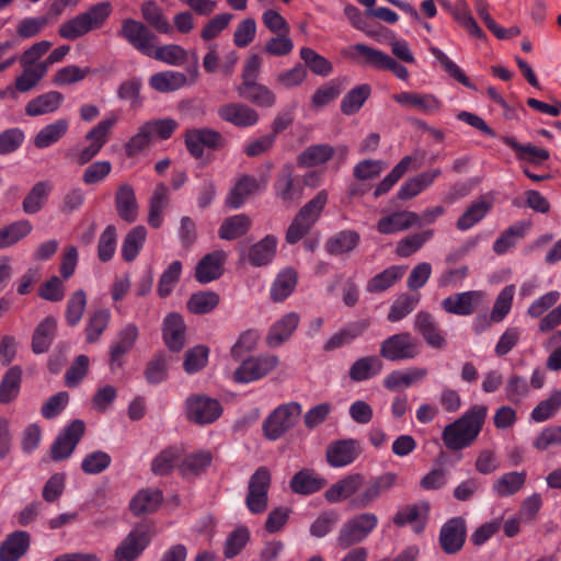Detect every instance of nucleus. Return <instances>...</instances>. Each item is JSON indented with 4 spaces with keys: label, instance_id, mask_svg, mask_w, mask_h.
I'll return each instance as SVG.
<instances>
[{
    "label": "nucleus",
    "instance_id": "obj_2",
    "mask_svg": "<svg viewBox=\"0 0 561 561\" xmlns=\"http://www.w3.org/2000/svg\"><path fill=\"white\" fill-rule=\"evenodd\" d=\"M112 12V5L107 1L99 2L85 12L65 22L59 27V35L66 39H77L94 28L101 27Z\"/></svg>",
    "mask_w": 561,
    "mask_h": 561
},
{
    "label": "nucleus",
    "instance_id": "obj_56",
    "mask_svg": "<svg viewBox=\"0 0 561 561\" xmlns=\"http://www.w3.org/2000/svg\"><path fill=\"white\" fill-rule=\"evenodd\" d=\"M371 93V88L367 83H363L351 89L341 101V112L344 115H353L357 113Z\"/></svg>",
    "mask_w": 561,
    "mask_h": 561
},
{
    "label": "nucleus",
    "instance_id": "obj_40",
    "mask_svg": "<svg viewBox=\"0 0 561 561\" xmlns=\"http://www.w3.org/2000/svg\"><path fill=\"white\" fill-rule=\"evenodd\" d=\"M440 174V170H432L420 173L407 180L398 191L399 199H410L419 195L426 187L432 185L434 180Z\"/></svg>",
    "mask_w": 561,
    "mask_h": 561
},
{
    "label": "nucleus",
    "instance_id": "obj_9",
    "mask_svg": "<svg viewBox=\"0 0 561 561\" xmlns=\"http://www.w3.org/2000/svg\"><path fill=\"white\" fill-rule=\"evenodd\" d=\"M222 413V407L216 399L207 396H192L185 401V414L188 421L199 425L215 422Z\"/></svg>",
    "mask_w": 561,
    "mask_h": 561
},
{
    "label": "nucleus",
    "instance_id": "obj_63",
    "mask_svg": "<svg viewBox=\"0 0 561 561\" xmlns=\"http://www.w3.org/2000/svg\"><path fill=\"white\" fill-rule=\"evenodd\" d=\"M491 209V204L484 199H479L471 204L466 211L458 218L457 228L461 231L469 230L480 222Z\"/></svg>",
    "mask_w": 561,
    "mask_h": 561
},
{
    "label": "nucleus",
    "instance_id": "obj_58",
    "mask_svg": "<svg viewBox=\"0 0 561 561\" xmlns=\"http://www.w3.org/2000/svg\"><path fill=\"white\" fill-rule=\"evenodd\" d=\"M147 56L153 57L170 66H182L186 62L188 53L178 44H168L159 47L152 45V53Z\"/></svg>",
    "mask_w": 561,
    "mask_h": 561
},
{
    "label": "nucleus",
    "instance_id": "obj_10",
    "mask_svg": "<svg viewBox=\"0 0 561 561\" xmlns=\"http://www.w3.org/2000/svg\"><path fill=\"white\" fill-rule=\"evenodd\" d=\"M398 484V474L394 472H385L368 483L364 482V486L358 494L352 499V505L355 508H366L376 502L382 492L389 491Z\"/></svg>",
    "mask_w": 561,
    "mask_h": 561
},
{
    "label": "nucleus",
    "instance_id": "obj_53",
    "mask_svg": "<svg viewBox=\"0 0 561 561\" xmlns=\"http://www.w3.org/2000/svg\"><path fill=\"white\" fill-rule=\"evenodd\" d=\"M21 381L22 368L10 367L0 381V403H10L19 396Z\"/></svg>",
    "mask_w": 561,
    "mask_h": 561
},
{
    "label": "nucleus",
    "instance_id": "obj_31",
    "mask_svg": "<svg viewBox=\"0 0 561 561\" xmlns=\"http://www.w3.org/2000/svg\"><path fill=\"white\" fill-rule=\"evenodd\" d=\"M428 505L426 503L407 506L394 515L397 526L410 525L415 533H421L427 522Z\"/></svg>",
    "mask_w": 561,
    "mask_h": 561
},
{
    "label": "nucleus",
    "instance_id": "obj_45",
    "mask_svg": "<svg viewBox=\"0 0 561 561\" xmlns=\"http://www.w3.org/2000/svg\"><path fill=\"white\" fill-rule=\"evenodd\" d=\"M162 502V494L156 489L139 491L130 502V510L135 515L150 514L157 511Z\"/></svg>",
    "mask_w": 561,
    "mask_h": 561
},
{
    "label": "nucleus",
    "instance_id": "obj_49",
    "mask_svg": "<svg viewBox=\"0 0 561 561\" xmlns=\"http://www.w3.org/2000/svg\"><path fill=\"white\" fill-rule=\"evenodd\" d=\"M324 484L325 480L323 478L306 469L297 472L290 481L293 492L304 495L312 494L321 490Z\"/></svg>",
    "mask_w": 561,
    "mask_h": 561
},
{
    "label": "nucleus",
    "instance_id": "obj_1",
    "mask_svg": "<svg viewBox=\"0 0 561 561\" xmlns=\"http://www.w3.org/2000/svg\"><path fill=\"white\" fill-rule=\"evenodd\" d=\"M488 415V408L482 404L473 405L462 416L445 426L442 439L450 450L468 447L481 432Z\"/></svg>",
    "mask_w": 561,
    "mask_h": 561
},
{
    "label": "nucleus",
    "instance_id": "obj_27",
    "mask_svg": "<svg viewBox=\"0 0 561 561\" xmlns=\"http://www.w3.org/2000/svg\"><path fill=\"white\" fill-rule=\"evenodd\" d=\"M420 220L417 214L409 210L394 211L382 217L377 224V230L382 234H392L404 231L416 225Z\"/></svg>",
    "mask_w": 561,
    "mask_h": 561
},
{
    "label": "nucleus",
    "instance_id": "obj_37",
    "mask_svg": "<svg viewBox=\"0 0 561 561\" xmlns=\"http://www.w3.org/2000/svg\"><path fill=\"white\" fill-rule=\"evenodd\" d=\"M451 16L468 33L469 36L481 41L486 39V34L479 26L467 1H455V9L453 10Z\"/></svg>",
    "mask_w": 561,
    "mask_h": 561
},
{
    "label": "nucleus",
    "instance_id": "obj_14",
    "mask_svg": "<svg viewBox=\"0 0 561 561\" xmlns=\"http://www.w3.org/2000/svg\"><path fill=\"white\" fill-rule=\"evenodd\" d=\"M151 540L150 529L137 527L131 530L116 548L115 561H134L146 549Z\"/></svg>",
    "mask_w": 561,
    "mask_h": 561
},
{
    "label": "nucleus",
    "instance_id": "obj_60",
    "mask_svg": "<svg viewBox=\"0 0 561 561\" xmlns=\"http://www.w3.org/2000/svg\"><path fill=\"white\" fill-rule=\"evenodd\" d=\"M334 154V148L327 144L313 145L305 149L298 157L301 167H316L323 164Z\"/></svg>",
    "mask_w": 561,
    "mask_h": 561
},
{
    "label": "nucleus",
    "instance_id": "obj_64",
    "mask_svg": "<svg viewBox=\"0 0 561 561\" xmlns=\"http://www.w3.org/2000/svg\"><path fill=\"white\" fill-rule=\"evenodd\" d=\"M504 142L517 152L518 159L530 163H540L548 160L550 153L543 148L536 147L531 144L522 145L515 138L506 137Z\"/></svg>",
    "mask_w": 561,
    "mask_h": 561
},
{
    "label": "nucleus",
    "instance_id": "obj_26",
    "mask_svg": "<svg viewBox=\"0 0 561 561\" xmlns=\"http://www.w3.org/2000/svg\"><path fill=\"white\" fill-rule=\"evenodd\" d=\"M369 327L368 320H358L346 324L340 331L331 335L323 345L325 352H332L351 344L359 337Z\"/></svg>",
    "mask_w": 561,
    "mask_h": 561
},
{
    "label": "nucleus",
    "instance_id": "obj_41",
    "mask_svg": "<svg viewBox=\"0 0 561 561\" xmlns=\"http://www.w3.org/2000/svg\"><path fill=\"white\" fill-rule=\"evenodd\" d=\"M169 204V190L160 183L158 184L149 201L148 224L152 228H160L163 222V211Z\"/></svg>",
    "mask_w": 561,
    "mask_h": 561
},
{
    "label": "nucleus",
    "instance_id": "obj_17",
    "mask_svg": "<svg viewBox=\"0 0 561 561\" xmlns=\"http://www.w3.org/2000/svg\"><path fill=\"white\" fill-rule=\"evenodd\" d=\"M121 35L144 55L152 53L156 35L148 27L136 20L127 19L122 24Z\"/></svg>",
    "mask_w": 561,
    "mask_h": 561
},
{
    "label": "nucleus",
    "instance_id": "obj_19",
    "mask_svg": "<svg viewBox=\"0 0 561 561\" xmlns=\"http://www.w3.org/2000/svg\"><path fill=\"white\" fill-rule=\"evenodd\" d=\"M466 540V523L461 517L447 520L439 533V543L444 552L448 554L459 551Z\"/></svg>",
    "mask_w": 561,
    "mask_h": 561
},
{
    "label": "nucleus",
    "instance_id": "obj_48",
    "mask_svg": "<svg viewBox=\"0 0 561 561\" xmlns=\"http://www.w3.org/2000/svg\"><path fill=\"white\" fill-rule=\"evenodd\" d=\"M275 195L284 203H293L300 198L301 191L294 185L293 168L286 165L275 182Z\"/></svg>",
    "mask_w": 561,
    "mask_h": 561
},
{
    "label": "nucleus",
    "instance_id": "obj_30",
    "mask_svg": "<svg viewBox=\"0 0 561 561\" xmlns=\"http://www.w3.org/2000/svg\"><path fill=\"white\" fill-rule=\"evenodd\" d=\"M64 95L58 91L43 93L25 105V114L30 117L55 113L61 105Z\"/></svg>",
    "mask_w": 561,
    "mask_h": 561
},
{
    "label": "nucleus",
    "instance_id": "obj_50",
    "mask_svg": "<svg viewBox=\"0 0 561 561\" xmlns=\"http://www.w3.org/2000/svg\"><path fill=\"white\" fill-rule=\"evenodd\" d=\"M350 49L351 57L358 64L379 70H382V67L388 57V54L379 49L371 48L365 44H355Z\"/></svg>",
    "mask_w": 561,
    "mask_h": 561
},
{
    "label": "nucleus",
    "instance_id": "obj_29",
    "mask_svg": "<svg viewBox=\"0 0 561 561\" xmlns=\"http://www.w3.org/2000/svg\"><path fill=\"white\" fill-rule=\"evenodd\" d=\"M28 533L16 530L10 534L0 545V561H19L30 547Z\"/></svg>",
    "mask_w": 561,
    "mask_h": 561
},
{
    "label": "nucleus",
    "instance_id": "obj_6",
    "mask_svg": "<svg viewBox=\"0 0 561 561\" xmlns=\"http://www.w3.org/2000/svg\"><path fill=\"white\" fill-rule=\"evenodd\" d=\"M118 119L117 113L110 112L87 133L85 141L89 144L78 152L76 158L78 164H87L101 151L108 141L111 129L117 124Z\"/></svg>",
    "mask_w": 561,
    "mask_h": 561
},
{
    "label": "nucleus",
    "instance_id": "obj_15",
    "mask_svg": "<svg viewBox=\"0 0 561 561\" xmlns=\"http://www.w3.org/2000/svg\"><path fill=\"white\" fill-rule=\"evenodd\" d=\"M266 186L267 178L265 176L256 179L250 175H242L228 193L226 204L230 208H240L250 196L264 191Z\"/></svg>",
    "mask_w": 561,
    "mask_h": 561
},
{
    "label": "nucleus",
    "instance_id": "obj_25",
    "mask_svg": "<svg viewBox=\"0 0 561 561\" xmlns=\"http://www.w3.org/2000/svg\"><path fill=\"white\" fill-rule=\"evenodd\" d=\"M300 322V317L297 312H288L282 316L273 323L266 335V343L271 347L280 346L294 334Z\"/></svg>",
    "mask_w": 561,
    "mask_h": 561
},
{
    "label": "nucleus",
    "instance_id": "obj_36",
    "mask_svg": "<svg viewBox=\"0 0 561 561\" xmlns=\"http://www.w3.org/2000/svg\"><path fill=\"white\" fill-rule=\"evenodd\" d=\"M277 249V239L273 234H267L259 242L252 244L248 251V261L253 266H265L270 264Z\"/></svg>",
    "mask_w": 561,
    "mask_h": 561
},
{
    "label": "nucleus",
    "instance_id": "obj_54",
    "mask_svg": "<svg viewBox=\"0 0 561 561\" xmlns=\"http://www.w3.org/2000/svg\"><path fill=\"white\" fill-rule=\"evenodd\" d=\"M213 461L209 450H197L188 454L179 465V470L184 477L198 476L205 471Z\"/></svg>",
    "mask_w": 561,
    "mask_h": 561
},
{
    "label": "nucleus",
    "instance_id": "obj_46",
    "mask_svg": "<svg viewBox=\"0 0 561 561\" xmlns=\"http://www.w3.org/2000/svg\"><path fill=\"white\" fill-rule=\"evenodd\" d=\"M382 363L376 356H365L355 360L350 367V378L360 382L373 378L381 371Z\"/></svg>",
    "mask_w": 561,
    "mask_h": 561
},
{
    "label": "nucleus",
    "instance_id": "obj_52",
    "mask_svg": "<svg viewBox=\"0 0 561 561\" xmlns=\"http://www.w3.org/2000/svg\"><path fill=\"white\" fill-rule=\"evenodd\" d=\"M51 190L50 182H37L25 196L22 203L23 210L30 215L38 213L45 205Z\"/></svg>",
    "mask_w": 561,
    "mask_h": 561
},
{
    "label": "nucleus",
    "instance_id": "obj_13",
    "mask_svg": "<svg viewBox=\"0 0 561 561\" xmlns=\"http://www.w3.org/2000/svg\"><path fill=\"white\" fill-rule=\"evenodd\" d=\"M84 433V423L80 420L71 422L55 439L50 455L55 461L68 458Z\"/></svg>",
    "mask_w": 561,
    "mask_h": 561
},
{
    "label": "nucleus",
    "instance_id": "obj_35",
    "mask_svg": "<svg viewBox=\"0 0 561 561\" xmlns=\"http://www.w3.org/2000/svg\"><path fill=\"white\" fill-rule=\"evenodd\" d=\"M67 118H58L42 127L34 137V146L38 149L48 148L57 144L68 131Z\"/></svg>",
    "mask_w": 561,
    "mask_h": 561
},
{
    "label": "nucleus",
    "instance_id": "obj_11",
    "mask_svg": "<svg viewBox=\"0 0 561 561\" xmlns=\"http://www.w3.org/2000/svg\"><path fill=\"white\" fill-rule=\"evenodd\" d=\"M419 353V344L409 333L393 334L380 345V355L391 362L412 359Z\"/></svg>",
    "mask_w": 561,
    "mask_h": 561
},
{
    "label": "nucleus",
    "instance_id": "obj_55",
    "mask_svg": "<svg viewBox=\"0 0 561 561\" xmlns=\"http://www.w3.org/2000/svg\"><path fill=\"white\" fill-rule=\"evenodd\" d=\"M147 238V229L144 226L134 227L124 238L122 243V257L126 262H133L142 249Z\"/></svg>",
    "mask_w": 561,
    "mask_h": 561
},
{
    "label": "nucleus",
    "instance_id": "obj_16",
    "mask_svg": "<svg viewBox=\"0 0 561 561\" xmlns=\"http://www.w3.org/2000/svg\"><path fill=\"white\" fill-rule=\"evenodd\" d=\"M139 336L135 323L125 324L116 334L110 348V367L112 370L123 366L122 357L129 353Z\"/></svg>",
    "mask_w": 561,
    "mask_h": 561
},
{
    "label": "nucleus",
    "instance_id": "obj_3",
    "mask_svg": "<svg viewBox=\"0 0 561 561\" xmlns=\"http://www.w3.org/2000/svg\"><path fill=\"white\" fill-rule=\"evenodd\" d=\"M328 202L327 191H320L309 201L297 214L286 232L288 243L298 242L318 220L323 207Z\"/></svg>",
    "mask_w": 561,
    "mask_h": 561
},
{
    "label": "nucleus",
    "instance_id": "obj_34",
    "mask_svg": "<svg viewBox=\"0 0 561 561\" xmlns=\"http://www.w3.org/2000/svg\"><path fill=\"white\" fill-rule=\"evenodd\" d=\"M426 376V368L414 367L407 371L393 370L385 377L383 386L390 391H397L422 381Z\"/></svg>",
    "mask_w": 561,
    "mask_h": 561
},
{
    "label": "nucleus",
    "instance_id": "obj_21",
    "mask_svg": "<svg viewBox=\"0 0 561 561\" xmlns=\"http://www.w3.org/2000/svg\"><path fill=\"white\" fill-rule=\"evenodd\" d=\"M365 477L362 473H352L332 484L324 493L329 503H339L352 500L364 486Z\"/></svg>",
    "mask_w": 561,
    "mask_h": 561
},
{
    "label": "nucleus",
    "instance_id": "obj_5",
    "mask_svg": "<svg viewBox=\"0 0 561 561\" xmlns=\"http://www.w3.org/2000/svg\"><path fill=\"white\" fill-rule=\"evenodd\" d=\"M302 412L297 402H288L278 405L262 423L264 436L268 440L280 438L287 431L295 426Z\"/></svg>",
    "mask_w": 561,
    "mask_h": 561
},
{
    "label": "nucleus",
    "instance_id": "obj_57",
    "mask_svg": "<svg viewBox=\"0 0 561 561\" xmlns=\"http://www.w3.org/2000/svg\"><path fill=\"white\" fill-rule=\"evenodd\" d=\"M23 71L14 80L13 92L26 93L33 90L46 75V68L41 62L37 66H22Z\"/></svg>",
    "mask_w": 561,
    "mask_h": 561
},
{
    "label": "nucleus",
    "instance_id": "obj_24",
    "mask_svg": "<svg viewBox=\"0 0 561 561\" xmlns=\"http://www.w3.org/2000/svg\"><path fill=\"white\" fill-rule=\"evenodd\" d=\"M227 260V253L216 250L206 254L195 267V278L201 284H207L218 279L222 274V266Z\"/></svg>",
    "mask_w": 561,
    "mask_h": 561
},
{
    "label": "nucleus",
    "instance_id": "obj_4",
    "mask_svg": "<svg viewBox=\"0 0 561 561\" xmlns=\"http://www.w3.org/2000/svg\"><path fill=\"white\" fill-rule=\"evenodd\" d=\"M378 517L374 513H360L348 518L341 527L336 543L347 549L364 541L377 527Z\"/></svg>",
    "mask_w": 561,
    "mask_h": 561
},
{
    "label": "nucleus",
    "instance_id": "obj_38",
    "mask_svg": "<svg viewBox=\"0 0 561 561\" xmlns=\"http://www.w3.org/2000/svg\"><path fill=\"white\" fill-rule=\"evenodd\" d=\"M57 328L55 317L48 316L34 330L32 339V351L35 354H42L48 351L51 345Z\"/></svg>",
    "mask_w": 561,
    "mask_h": 561
},
{
    "label": "nucleus",
    "instance_id": "obj_33",
    "mask_svg": "<svg viewBox=\"0 0 561 561\" xmlns=\"http://www.w3.org/2000/svg\"><path fill=\"white\" fill-rule=\"evenodd\" d=\"M415 330L424 337L426 343L434 348H443L446 340L432 314L421 311L415 317Z\"/></svg>",
    "mask_w": 561,
    "mask_h": 561
},
{
    "label": "nucleus",
    "instance_id": "obj_12",
    "mask_svg": "<svg viewBox=\"0 0 561 561\" xmlns=\"http://www.w3.org/2000/svg\"><path fill=\"white\" fill-rule=\"evenodd\" d=\"M225 142L222 135L211 128H193L185 133L186 148L195 158H202L205 148L213 150L221 149Z\"/></svg>",
    "mask_w": 561,
    "mask_h": 561
},
{
    "label": "nucleus",
    "instance_id": "obj_22",
    "mask_svg": "<svg viewBox=\"0 0 561 561\" xmlns=\"http://www.w3.org/2000/svg\"><path fill=\"white\" fill-rule=\"evenodd\" d=\"M218 116L240 128L254 126L259 122V114L252 107L242 103H228L218 108Z\"/></svg>",
    "mask_w": 561,
    "mask_h": 561
},
{
    "label": "nucleus",
    "instance_id": "obj_47",
    "mask_svg": "<svg viewBox=\"0 0 561 561\" xmlns=\"http://www.w3.org/2000/svg\"><path fill=\"white\" fill-rule=\"evenodd\" d=\"M525 471H511L502 474L492 485V491L500 497H507L517 493L526 482Z\"/></svg>",
    "mask_w": 561,
    "mask_h": 561
},
{
    "label": "nucleus",
    "instance_id": "obj_51",
    "mask_svg": "<svg viewBox=\"0 0 561 561\" xmlns=\"http://www.w3.org/2000/svg\"><path fill=\"white\" fill-rule=\"evenodd\" d=\"M359 233L354 230H343L331 237L325 248L330 254L342 255L353 251L359 243Z\"/></svg>",
    "mask_w": 561,
    "mask_h": 561
},
{
    "label": "nucleus",
    "instance_id": "obj_32",
    "mask_svg": "<svg viewBox=\"0 0 561 561\" xmlns=\"http://www.w3.org/2000/svg\"><path fill=\"white\" fill-rule=\"evenodd\" d=\"M115 204L118 216L128 224H133L138 218V203L134 188L129 184H122L115 197Z\"/></svg>",
    "mask_w": 561,
    "mask_h": 561
},
{
    "label": "nucleus",
    "instance_id": "obj_18",
    "mask_svg": "<svg viewBox=\"0 0 561 561\" xmlns=\"http://www.w3.org/2000/svg\"><path fill=\"white\" fill-rule=\"evenodd\" d=\"M484 293L481 290H468L450 295L442 301L443 309L456 316H470L484 299Z\"/></svg>",
    "mask_w": 561,
    "mask_h": 561
},
{
    "label": "nucleus",
    "instance_id": "obj_61",
    "mask_svg": "<svg viewBox=\"0 0 561 561\" xmlns=\"http://www.w3.org/2000/svg\"><path fill=\"white\" fill-rule=\"evenodd\" d=\"M182 455V448L179 446H170L161 450L151 462V470L154 474H169L179 462Z\"/></svg>",
    "mask_w": 561,
    "mask_h": 561
},
{
    "label": "nucleus",
    "instance_id": "obj_8",
    "mask_svg": "<svg viewBox=\"0 0 561 561\" xmlns=\"http://www.w3.org/2000/svg\"><path fill=\"white\" fill-rule=\"evenodd\" d=\"M279 363L276 355L261 354L251 356L240 364L233 373V380L238 383H250L262 379L273 371Z\"/></svg>",
    "mask_w": 561,
    "mask_h": 561
},
{
    "label": "nucleus",
    "instance_id": "obj_20",
    "mask_svg": "<svg viewBox=\"0 0 561 561\" xmlns=\"http://www.w3.org/2000/svg\"><path fill=\"white\" fill-rule=\"evenodd\" d=\"M360 454L357 440L353 438L332 442L327 448V460L331 467L341 468L351 465Z\"/></svg>",
    "mask_w": 561,
    "mask_h": 561
},
{
    "label": "nucleus",
    "instance_id": "obj_62",
    "mask_svg": "<svg viewBox=\"0 0 561 561\" xmlns=\"http://www.w3.org/2000/svg\"><path fill=\"white\" fill-rule=\"evenodd\" d=\"M238 91L241 96L261 107H271L276 101L272 90L256 82L245 87H239Z\"/></svg>",
    "mask_w": 561,
    "mask_h": 561
},
{
    "label": "nucleus",
    "instance_id": "obj_23",
    "mask_svg": "<svg viewBox=\"0 0 561 561\" xmlns=\"http://www.w3.org/2000/svg\"><path fill=\"white\" fill-rule=\"evenodd\" d=\"M392 99L408 110H416L424 114H433L440 110L442 102L433 94L417 92H400Z\"/></svg>",
    "mask_w": 561,
    "mask_h": 561
},
{
    "label": "nucleus",
    "instance_id": "obj_44",
    "mask_svg": "<svg viewBox=\"0 0 561 561\" xmlns=\"http://www.w3.org/2000/svg\"><path fill=\"white\" fill-rule=\"evenodd\" d=\"M404 272L405 268L403 266H389L370 278L367 283L366 290L371 294L386 291L403 277Z\"/></svg>",
    "mask_w": 561,
    "mask_h": 561
},
{
    "label": "nucleus",
    "instance_id": "obj_39",
    "mask_svg": "<svg viewBox=\"0 0 561 561\" xmlns=\"http://www.w3.org/2000/svg\"><path fill=\"white\" fill-rule=\"evenodd\" d=\"M531 226L530 221L520 220L505 229L493 243V251L496 254H504L515 247L517 241L526 234Z\"/></svg>",
    "mask_w": 561,
    "mask_h": 561
},
{
    "label": "nucleus",
    "instance_id": "obj_28",
    "mask_svg": "<svg viewBox=\"0 0 561 561\" xmlns=\"http://www.w3.org/2000/svg\"><path fill=\"white\" fill-rule=\"evenodd\" d=\"M163 339L167 346L179 352L185 344V323L179 313H170L163 321Z\"/></svg>",
    "mask_w": 561,
    "mask_h": 561
},
{
    "label": "nucleus",
    "instance_id": "obj_7",
    "mask_svg": "<svg viewBox=\"0 0 561 561\" xmlns=\"http://www.w3.org/2000/svg\"><path fill=\"white\" fill-rule=\"evenodd\" d=\"M272 474L267 467H259L250 477L245 505L253 514L263 513L267 507Z\"/></svg>",
    "mask_w": 561,
    "mask_h": 561
},
{
    "label": "nucleus",
    "instance_id": "obj_43",
    "mask_svg": "<svg viewBox=\"0 0 561 561\" xmlns=\"http://www.w3.org/2000/svg\"><path fill=\"white\" fill-rule=\"evenodd\" d=\"M187 82L186 76L179 71H161L157 72L149 79L150 87L160 92L169 93L183 88Z\"/></svg>",
    "mask_w": 561,
    "mask_h": 561
},
{
    "label": "nucleus",
    "instance_id": "obj_59",
    "mask_svg": "<svg viewBox=\"0 0 561 561\" xmlns=\"http://www.w3.org/2000/svg\"><path fill=\"white\" fill-rule=\"evenodd\" d=\"M561 409V389L550 392L549 397L540 401L531 411L530 420L536 423L551 419Z\"/></svg>",
    "mask_w": 561,
    "mask_h": 561
},
{
    "label": "nucleus",
    "instance_id": "obj_42",
    "mask_svg": "<svg viewBox=\"0 0 561 561\" xmlns=\"http://www.w3.org/2000/svg\"><path fill=\"white\" fill-rule=\"evenodd\" d=\"M297 285V273L291 267L282 270L271 286V298L279 302L288 298Z\"/></svg>",
    "mask_w": 561,
    "mask_h": 561
}]
</instances>
